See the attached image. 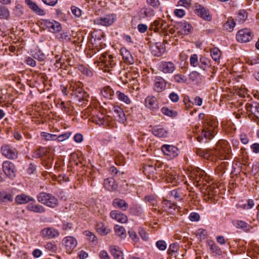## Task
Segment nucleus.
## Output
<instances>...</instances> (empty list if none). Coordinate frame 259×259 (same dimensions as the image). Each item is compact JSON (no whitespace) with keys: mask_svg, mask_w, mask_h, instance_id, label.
<instances>
[{"mask_svg":"<svg viewBox=\"0 0 259 259\" xmlns=\"http://www.w3.org/2000/svg\"><path fill=\"white\" fill-rule=\"evenodd\" d=\"M95 63L98 64L101 69L107 72H111L112 68L115 65L113 56L107 53L102 54L99 58V60L95 62Z\"/></svg>","mask_w":259,"mask_h":259,"instance_id":"obj_1","label":"nucleus"},{"mask_svg":"<svg viewBox=\"0 0 259 259\" xmlns=\"http://www.w3.org/2000/svg\"><path fill=\"white\" fill-rule=\"evenodd\" d=\"M37 199L40 203L52 208H55L58 205V199L50 193L40 192L37 195Z\"/></svg>","mask_w":259,"mask_h":259,"instance_id":"obj_2","label":"nucleus"},{"mask_svg":"<svg viewBox=\"0 0 259 259\" xmlns=\"http://www.w3.org/2000/svg\"><path fill=\"white\" fill-rule=\"evenodd\" d=\"M253 36V33L250 29L244 28L238 31L236 35V38L238 42L245 43L250 41Z\"/></svg>","mask_w":259,"mask_h":259,"instance_id":"obj_3","label":"nucleus"},{"mask_svg":"<svg viewBox=\"0 0 259 259\" xmlns=\"http://www.w3.org/2000/svg\"><path fill=\"white\" fill-rule=\"evenodd\" d=\"M41 236L46 239H52L58 237L60 235L58 230L53 227H47L40 232Z\"/></svg>","mask_w":259,"mask_h":259,"instance_id":"obj_4","label":"nucleus"},{"mask_svg":"<svg viewBox=\"0 0 259 259\" xmlns=\"http://www.w3.org/2000/svg\"><path fill=\"white\" fill-rule=\"evenodd\" d=\"M1 152L5 157L8 159H14L18 156V152L15 148L9 145H4L1 148Z\"/></svg>","mask_w":259,"mask_h":259,"instance_id":"obj_5","label":"nucleus"},{"mask_svg":"<svg viewBox=\"0 0 259 259\" xmlns=\"http://www.w3.org/2000/svg\"><path fill=\"white\" fill-rule=\"evenodd\" d=\"M168 25L166 24V22L162 20H155L153 24L150 26L149 28L151 30H154V32H157L161 29V30L160 32V34L162 35V33L164 35H166L167 34L165 32V29H166Z\"/></svg>","mask_w":259,"mask_h":259,"instance_id":"obj_6","label":"nucleus"},{"mask_svg":"<svg viewBox=\"0 0 259 259\" xmlns=\"http://www.w3.org/2000/svg\"><path fill=\"white\" fill-rule=\"evenodd\" d=\"M62 244L65 246L66 252L70 253L76 247L77 242L75 238L71 236H67L63 238Z\"/></svg>","mask_w":259,"mask_h":259,"instance_id":"obj_7","label":"nucleus"},{"mask_svg":"<svg viewBox=\"0 0 259 259\" xmlns=\"http://www.w3.org/2000/svg\"><path fill=\"white\" fill-rule=\"evenodd\" d=\"M76 100L81 103V105L87 104L90 98L89 95L82 90V88L77 89L73 93Z\"/></svg>","mask_w":259,"mask_h":259,"instance_id":"obj_8","label":"nucleus"},{"mask_svg":"<svg viewBox=\"0 0 259 259\" xmlns=\"http://www.w3.org/2000/svg\"><path fill=\"white\" fill-rule=\"evenodd\" d=\"M114 21V17L113 15H107L103 17L97 18L94 20V23L105 26H109L112 25Z\"/></svg>","mask_w":259,"mask_h":259,"instance_id":"obj_9","label":"nucleus"},{"mask_svg":"<svg viewBox=\"0 0 259 259\" xmlns=\"http://www.w3.org/2000/svg\"><path fill=\"white\" fill-rule=\"evenodd\" d=\"M175 27L179 30L178 33L180 34L188 35L192 31V27L186 21L177 22Z\"/></svg>","mask_w":259,"mask_h":259,"instance_id":"obj_10","label":"nucleus"},{"mask_svg":"<svg viewBox=\"0 0 259 259\" xmlns=\"http://www.w3.org/2000/svg\"><path fill=\"white\" fill-rule=\"evenodd\" d=\"M44 24L46 26V29L52 33L59 32L62 29L60 23L53 20H46L44 21Z\"/></svg>","mask_w":259,"mask_h":259,"instance_id":"obj_11","label":"nucleus"},{"mask_svg":"<svg viewBox=\"0 0 259 259\" xmlns=\"http://www.w3.org/2000/svg\"><path fill=\"white\" fill-rule=\"evenodd\" d=\"M161 150L165 155L169 156L171 158L176 157L179 155V149L172 145H164L161 147Z\"/></svg>","mask_w":259,"mask_h":259,"instance_id":"obj_12","label":"nucleus"},{"mask_svg":"<svg viewBox=\"0 0 259 259\" xmlns=\"http://www.w3.org/2000/svg\"><path fill=\"white\" fill-rule=\"evenodd\" d=\"M15 166L11 162L5 161L3 163V169L5 175L10 179L15 177Z\"/></svg>","mask_w":259,"mask_h":259,"instance_id":"obj_13","label":"nucleus"},{"mask_svg":"<svg viewBox=\"0 0 259 259\" xmlns=\"http://www.w3.org/2000/svg\"><path fill=\"white\" fill-rule=\"evenodd\" d=\"M166 81L161 76H156L154 80L153 89L157 93H160L165 90Z\"/></svg>","mask_w":259,"mask_h":259,"instance_id":"obj_14","label":"nucleus"},{"mask_svg":"<svg viewBox=\"0 0 259 259\" xmlns=\"http://www.w3.org/2000/svg\"><path fill=\"white\" fill-rule=\"evenodd\" d=\"M195 7L196 13L198 16L206 21H210L211 20L212 17L209 14L208 10L199 4H196Z\"/></svg>","mask_w":259,"mask_h":259,"instance_id":"obj_15","label":"nucleus"},{"mask_svg":"<svg viewBox=\"0 0 259 259\" xmlns=\"http://www.w3.org/2000/svg\"><path fill=\"white\" fill-rule=\"evenodd\" d=\"M160 70L165 74L172 73L175 69L176 66L175 64L170 61L162 62L160 65Z\"/></svg>","mask_w":259,"mask_h":259,"instance_id":"obj_16","label":"nucleus"},{"mask_svg":"<svg viewBox=\"0 0 259 259\" xmlns=\"http://www.w3.org/2000/svg\"><path fill=\"white\" fill-rule=\"evenodd\" d=\"M110 215L112 219L120 223H126L128 221L127 217L125 214L117 210H112Z\"/></svg>","mask_w":259,"mask_h":259,"instance_id":"obj_17","label":"nucleus"},{"mask_svg":"<svg viewBox=\"0 0 259 259\" xmlns=\"http://www.w3.org/2000/svg\"><path fill=\"white\" fill-rule=\"evenodd\" d=\"M214 129L212 126L205 127L202 131V135L197 137V140L201 142L203 139V136L206 139H211L214 137Z\"/></svg>","mask_w":259,"mask_h":259,"instance_id":"obj_18","label":"nucleus"},{"mask_svg":"<svg viewBox=\"0 0 259 259\" xmlns=\"http://www.w3.org/2000/svg\"><path fill=\"white\" fill-rule=\"evenodd\" d=\"M145 106L150 109H156L158 108V102L156 98L153 96H148L145 100Z\"/></svg>","mask_w":259,"mask_h":259,"instance_id":"obj_19","label":"nucleus"},{"mask_svg":"<svg viewBox=\"0 0 259 259\" xmlns=\"http://www.w3.org/2000/svg\"><path fill=\"white\" fill-rule=\"evenodd\" d=\"M114 116L119 122L124 123L126 120V117L123 110L119 106H114L113 108Z\"/></svg>","mask_w":259,"mask_h":259,"instance_id":"obj_20","label":"nucleus"},{"mask_svg":"<svg viewBox=\"0 0 259 259\" xmlns=\"http://www.w3.org/2000/svg\"><path fill=\"white\" fill-rule=\"evenodd\" d=\"M25 2L29 6V8L36 14L40 16L45 15V11L40 8L35 3L31 0H25Z\"/></svg>","mask_w":259,"mask_h":259,"instance_id":"obj_21","label":"nucleus"},{"mask_svg":"<svg viewBox=\"0 0 259 259\" xmlns=\"http://www.w3.org/2000/svg\"><path fill=\"white\" fill-rule=\"evenodd\" d=\"M112 205L114 207L119 208L122 211L126 210L128 207V203L124 200L120 198L114 199L112 201Z\"/></svg>","mask_w":259,"mask_h":259,"instance_id":"obj_22","label":"nucleus"},{"mask_svg":"<svg viewBox=\"0 0 259 259\" xmlns=\"http://www.w3.org/2000/svg\"><path fill=\"white\" fill-rule=\"evenodd\" d=\"M151 50L152 54L157 57L162 55L165 51L162 44L160 42L155 43L151 47Z\"/></svg>","mask_w":259,"mask_h":259,"instance_id":"obj_23","label":"nucleus"},{"mask_svg":"<svg viewBox=\"0 0 259 259\" xmlns=\"http://www.w3.org/2000/svg\"><path fill=\"white\" fill-rule=\"evenodd\" d=\"M120 54L122 56L123 59L125 62L130 64L134 63V58L130 52L125 48H122L120 50Z\"/></svg>","mask_w":259,"mask_h":259,"instance_id":"obj_24","label":"nucleus"},{"mask_svg":"<svg viewBox=\"0 0 259 259\" xmlns=\"http://www.w3.org/2000/svg\"><path fill=\"white\" fill-rule=\"evenodd\" d=\"M213 151L214 155L221 158H223L224 155L228 153V149L224 148L221 143H219L216 145V147L213 149Z\"/></svg>","mask_w":259,"mask_h":259,"instance_id":"obj_25","label":"nucleus"},{"mask_svg":"<svg viewBox=\"0 0 259 259\" xmlns=\"http://www.w3.org/2000/svg\"><path fill=\"white\" fill-rule=\"evenodd\" d=\"M152 133L157 137L164 138L167 136V132L160 125H157L152 128Z\"/></svg>","mask_w":259,"mask_h":259,"instance_id":"obj_26","label":"nucleus"},{"mask_svg":"<svg viewBox=\"0 0 259 259\" xmlns=\"http://www.w3.org/2000/svg\"><path fill=\"white\" fill-rule=\"evenodd\" d=\"M15 200L16 202L19 204H25L30 201H35V199L32 197L23 194L17 195L15 198Z\"/></svg>","mask_w":259,"mask_h":259,"instance_id":"obj_27","label":"nucleus"},{"mask_svg":"<svg viewBox=\"0 0 259 259\" xmlns=\"http://www.w3.org/2000/svg\"><path fill=\"white\" fill-rule=\"evenodd\" d=\"M104 185L105 188L110 191H114L117 188L115 181L113 178L105 179L104 180Z\"/></svg>","mask_w":259,"mask_h":259,"instance_id":"obj_28","label":"nucleus"},{"mask_svg":"<svg viewBox=\"0 0 259 259\" xmlns=\"http://www.w3.org/2000/svg\"><path fill=\"white\" fill-rule=\"evenodd\" d=\"M144 200L147 204H148L150 206H151L154 210L157 209V200L156 198L152 195L146 196Z\"/></svg>","mask_w":259,"mask_h":259,"instance_id":"obj_29","label":"nucleus"},{"mask_svg":"<svg viewBox=\"0 0 259 259\" xmlns=\"http://www.w3.org/2000/svg\"><path fill=\"white\" fill-rule=\"evenodd\" d=\"M110 250L115 259H123V253L118 246H111L110 247Z\"/></svg>","mask_w":259,"mask_h":259,"instance_id":"obj_30","label":"nucleus"},{"mask_svg":"<svg viewBox=\"0 0 259 259\" xmlns=\"http://www.w3.org/2000/svg\"><path fill=\"white\" fill-rule=\"evenodd\" d=\"M53 162V155L48 153V155H46L42 158V164L46 167L47 169L51 168L52 166Z\"/></svg>","mask_w":259,"mask_h":259,"instance_id":"obj_31","label":"nucleus"},{"mask_svg":"<svg viewBox=\"0 0 259 259\" xmlns=\"http://www.w3.org/2000/svg\"><path fill=\"white\" fill-rule=\"evenodd\" d=\"M96 230L102 236H105L110 232V230L105 227L104 224L102 222L97 223Z\"/></svg>","mask_w":259,"mask_h":259,"instance_id":"obj_32","label":"nucleus"},{"mask_svg":"<svg viewBox=\"0 0 259 259\" xmlns=\"http://www.w3.org/2000/svg\"><path fill=\"white\" fill-rule=\"evenodd\" d=\"M208 245L209 246V249L211 250L212 252L216 255H221L222 251L221 249L215 243L212 241H208Z\"/></svg>","mask_w":259,"mask_h":259,"instance_id":"obj_33","label":"nucleus"},{"mask_svg":"<svg viewBox=\"0 0 259 259\" xmlns=\"http://www.w3.org/2000/svg\"><path fill=\"white\" fill-rule=\"evenodd\" d=\"M13 200V196L4 191H0V203L11 202Z\"/></svg>","mask_w":259,"mask_h":259,"instance_id":"obj_34","label":"nucleus"},{"mask_svg":"<svg viewBox=\"0 0 259 259\" xmlns=\"http://www.w3.org/2000/svg\"><path fill=\"white\" fill-rule=\"evenodd\" d=\"M101 93L104 97L112 99L114 96V91L109 86H106L101 90Z\"/></svg>","mask_w":259,"mask_h":259,"instance_id":"obj_35","label":"nucleus"},{"mask_svg":"<svg viewBox=\"0 0 259 259\" xmlns=\"http://www.w3.org/2000/svg\"><path fill=\"white\" fill-rule=\"evenodd\" d=\"M156 168L152 165H146L144 166L143 172L145 175L147 176L149 179L151 178V176L153 175Z\"/></svg>","mask_w":259,"mask_h":259,"instance_id":"obj_36","label":"nucleus"},{"mask_svg":"<svg viewBox=\"0 0 259 259\" xmlns=\"http://www.w3.org/2000/svg\"><path fill=\"white\" fill-rule=\"evenodd\" d=\"M27 209L37 213H42L46 211L45 208L41 205L29 204L27 206Z\"/></svg>","mask_w":259,"mask_h":259,"instance_id":"obj_37","label":"nucleus"},{"mask_svg":"<svg viewBox=\"0 0 259 259\" xmlns=\"http://www.w3.org/2000/svg\"><path fill=\"white\" fill-rule=\"evenodd\" d=\"M170 195L175 199L179 200H183V197L184 196V194L182 192V189L180 188H178L171 191L170 192Z\"/></svg>","mask_w":259,"mask_h":259,"instance_id":"obj_38","label":"nucleus"},{"mask_svg":"<svg viewBox=\"0 0 259 259\" xmlns=\"http://www.w3.org/2000/svg\"><path fill=\"white\" fill-rule=\"evenodd\" d=\"M77 68L83 74L85 75L88 77H92L93 75V70L83 65H79Z\"/></svg>","mask_w":259,"mask_h":259,"instance_id":"obj_39","label":"nucleus"},{"mask_svg":"<svg viewBox=\"0 0 259 259\" xmlns=\"http://www.w3.org/2000/svg\"><path fill=\"white\" fill-rule=\"evenodd\" d=\"M48 153H48L47 150L46 148L39 147L34 152L32 157L35 158L40 157H42V158L44 156L48 155Z\"/></svg>","mask_w":259,"mask_h":259,"instance_id":"obj_40","label":"nucleus"},{"mask_svg":"<svg viewBox=\"0 0 259 259\" xmlns=\"http://www.w3.org/2000/svg\"><path fill=\"white\" fill-rule=\"evenodd\" d=\"M234 225L236 228L243 229L246 231H249L251 228L247 223L243 221H235L234 222Z\"/></svg>","mask_w":259,"mask_h":259,"instance_id":"obj_41","label":"nucleus"},{"mask_svg":"<svg viewBox=\"0 0 259 259\" xmlns=\"http://www.w3.org/2000/svg\"><path fill=\"white\" fill-rule=\"evenodd\" d=\"M198 65L199 67L203 70L209 68L210 66L209 61L206 58L204 57L200 58L199 62H198Z\"/></svg>","mask_w":259,"mask_h":259,"instance_id":"obj_42","label":"nucleus"},{"mask_svg":"<svg viewBox=\"0 0 259 259\" xmlns=\"http://www.w3.org/2000/svg\"><path fill=\"white\" fill-rule=\"evenodd\" d=\"M247 18V13L244 10H242L238 12L236 20L240 23H243Z\"/></svg>","mask_w":259,"mask_h":259,"instance_id":"obj_43","label":"nucleus"},{"mask_svg":"<svg viewBox=\"0 0 259 259\" xmlns=\"http://www.w3.org/2000/svg\"><path fill=\"white\" fill-rule=\"evenodd\" d=\"M10 16L8 9L4 6H0V19H7Z\"/></svg>","mask_w":259,"mask_h":259,"instance_id":"obj_44","label":"nucleus"},{"mask_svg":"<svg viewBox=\"0 0 259 259\" xmlns=\"http://www.w3.org/2000/svg\"><path fill=\"white\" fill-rule=\"evenodd\" d=\"M235 22L233 19H229L228 21L224 24V28L229 32L233 31L235 26Z\"/></svg>","mask_w":259,"mask_h":259,"instance_id":"obj_45","label":"nucleus"},{"mask_svg":"<svg viewBox=\"0 0 259 259\" xmlns=\"http://www.w3.org/2000/svg\"><path fill=\"white\" fill-rule=\"evenodd\" d=\"M210 54L212 58L215 61H218L220 58V51L217 48H213L210 49Z\"/></svg>","mask_w":259,"mask_h":259,"instance_id":"obj_46","label":"nucleus"},{"mask_svg":"<svg viewBox=\"0 0 259 259\" xmlns=\"http://www.w3.org/2000/svg\"><path fill=\"white\" fill-rule=\"evenodd\" d=\"M114 231L116 234L119 236L123 237L125 235V230L124 227L118 225H115L114 227Z\"/></svg>","mask_w":259,"mask_h":259,"instance_id":"obj_47","label":"nucleus"},{"mask_svg":"<svg viewBox=\"0 0 259 259\" xmlns=\"http://www.w3.org/2000/svg\"><path fill=\"white\" fill-rule=\"evenodd\" d=\"M118 99L124 102L127 104H129L131 103V100L127 96L125 95L124 93H121L120 91H118L116 93Z\"/></svg>","mask_w":259,"mask_h":259,"instance_id":"obj_48","label":"nucleus"},{"mask_svg":"<svg viewBox=\"0 0 259 259\" xmlns=\"http://www.w3.org/2000/svg\"><path fill=\"white\" fill-rule=\"evenodd\" d=\"M70 101L66 102L62 101L59 104V106L63 111L66 113H69L70 111Z\"/></svg>","mask_w":259,"mask_h":259,"instance_id":"obj_49","label":"nucleus"},{"mask_svg":"<svg viewBox=\"0 0 259 259\" xmlns=\"http://www.w3.org/2000/svg\"><path fill=\"white\" fill-rule=\"evenodd\" d=\"M139 76V73L136 70L129 71L125 73V77L128 80H134Z\"/></svg>","mask_w":259,"mask_h":259,"instance_id":"obj_50","label":"nucleus"},{"mask_svg":"<svg viewBox=\"0 0 259 259\" xmlns=\"http://www.w3.org/2000/svg\"><path fill=\"white\" fill-rule=\"evenodd\" d=\"M161 111L164 114L170 117H175L178 114L177 111L170 110L167 107H163L161 109Z\"/></svg>","mask_w":259,"mask_h":259,"instance_id":"obj_51","label":"nucleus"},{"mask_svg":"<svg viewBox=\"0 0 259 259\" xmlns=\"http://www.w3.org/2000/svg\"><path fill=\"white\" fill-rule=\"evenodd\" d=\"M41 136L46 141L56 140V135L46 132H41Z\"/></svg>","mask_w":259,"mask_h":259,"instance_id":"obj_52","label":"nucleus"},{"mask_svg":"<svg viewBox=\"0 0 259 259\" xmlns=\"http://www.w3.org/2000/svg\"><path fill=\"white\" fill-rule=\"evenodd\" d=\"M251 114H252L256 118H259V104L256 102L253 103Z\"/></svg>","mask_w":259,"mask_h":259,"instance_id":"obj_53","label":"nucleus"},{"mask_svg":"<svg viewBox=\"0 0 259 259\" xmlns=\"http://www.w3.org/2000/svg\"><path fill=\"white\" fill-rule=\"evenodd\" d=\"M45 248L48 251H50L52 252H55L57 250V246L52 242H48L45 245Z\"/></svg>","mask_w":259,"mask_h":259,"instance_id":"obj_54","label":"nucleus"},{"mask_svg":"<svg viewBox=\"0 0 259 259\" xmlns=\"http://www.w3.org/2000/svg\"><path fill=\"white\" fill-rule=\"evenodd\" d=\"M58 38L61 41H66V42L70 41L71 40L70 35L67 32H63L59 35Z\"/></svg>","mask_w":259,"mask_h":259,"instance_id":"obj_55","label":"nucleus"},{"mask_svg":"<svg viewBox=\"0 0 259 259\" xmlns=\"http://www.w3.org/2000/svg\"><path fill=\"white\" fill-rule=\"evenodd\" d=\"M179 248V246L178 243L171 244L169 246L168 250V253L170 255H172V253L177 252Z\"/></svg>","mask_w":259,"mask_h":259,"instance_id":"obj_56","label":"nucleus"},{"mask_svg":"<svg viewBox=\"0 0 259 259\" xmlns=\"http://www.w3.org/2000/svg\"><path fill=\"white\" fill-rule=\"evenodd\" d=\"M174 79L176 82L178 83L185 82L187 80V78L185 76L182 74H176L174 76Z\"/></svg>","mask_w":259,"mask_h":259,"instance_id":"obj_57","label":"nucleus"},{"mask_svg":"<svg viewBox=\"0 0 259 259\" xmlns=\"http://www.w3.org/2000/svg\"><path fill=\"white\" fill-rule=\"evenodd\" d=\"M146 2L148 5L155 9H158L160 5L159 0H147Z\"/></svg>","mask_w":259,"mask_h":259,"instance_id":"obj_58","label":"nucleus"},{"mask_svg":"<svg viewBox=\"0 0 259 259\" xmlns=\"http://www.w3.org/2000/svg\"><path fill=\"white\" fill-rule=\"evenodd\" d=\"M71 133L70 132H67L61 135H60L59 136H56V139H57L58 142H62L64 140L68 139L69 137L71 136Z\"/></svg>","mask_w":259,"mask_h":259,"instance_id":"obj_59","label":"nucleus"},{"mask_svg":"<svg viewBox=\"0 0 259 259\" xmlns=\"http://www.w3.org/2000/svg\"><path fill=\"white\" fill-rule=\"evenodd\" d=\"M33 57L35 59L41 61L45 60L46 56L41 51L38 50L34 54Z\"/></svg>","mask_w":259,"mask_h":259,"instance_id":"obj_60","label":"nucleus"},{"mask_svg":"<svg viewBox=\"0 0 259 259\" xmlns=\"http://www.w3.org/2000/svg\"><path fill=\"white\" fill-rule=\"evenodd\" d=\"M139 234L140 236H141V238L144 240L147 241L148 239V235L145 231V230L142 228H140L139 230Z\"/></svg>","mask_w":259,"mask_h":259,"instance_id":"obj_61","label":"nucleus"},{"mask_svg":"<svg viewBox=\"0 0 259 259\" xmlns=\"http://www.w3.org/2000/svg\"><path fill=\"white\" fill-rule=\"evenodd\" d=\"M157 248L161 250H164L166 248V244L163 240H159L156 243Z\"/></svg>","mask_w":259,"mask_h":259,"instance_id":"obj_62","label":"nucleus"},{"mask_svg":"<svg viewBox=\"0 0 259 259\" xmlns=\"http://www.w3.org/2000/svg\"><path fill=\"white\" fill-rule=\"evenodd\" d=\"M190 62L192 66L196 67L197 64H198L197 55L196 54L191 55L190 58Z\"/></svg>","mask_w":259,"mask_h":259,"instance_id":"obj_63","label":"nucleus"},{"mask_svg":"<svg viewBox=\"0 0 259 259\" xmlns=\"http://www.w3.org/2000/svg\"><path fill=\"white\" fill-rule=\"evenodd\" d=\"M200 215L197 212H191L189 215V219L192 222H197L200 220Z\"/></svg>","mask_w":259,"mask_h":259,"instance_id":"obj_64","label":"nucleus"}]
</instances>
